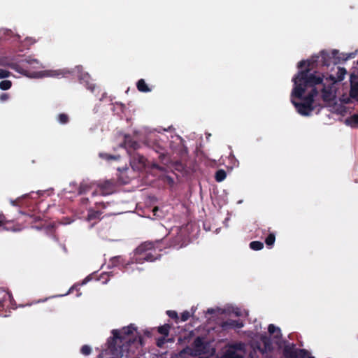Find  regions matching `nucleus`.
I'll use <instances>...</instances> for the list:
<instances>
[{
    "instance_id": "39",
    "label": "nucleus",
    "mask_w": 358,
    "mask_h": 358,
    "mask_svg": "<svg viewBox=\"0 0 358 358\" xmlns=\"http://www.w3.org/2000/svg\"><path fill=\"white\" fill-rule=\"evenodd\" d=\"M8 230L13 231H20V229H16L15 227H12L11 229H9Z\"/></svg>"
},
{
    "instance_id": "36",
    "label": "nucleus",
    "mask_w": 358,
    "mask_h": 358,
    "mask_svg": "<svg viewBox=\"0 0 358 358\" xmlns=\"http://www.w3.org/2000/svg\"><path fill=\"white\" fill-rule=\"evenodd\" d=\"M24 62H26L27 64H33L34 62L38 63V61L36 59H31V60L26 59V60H24Z\"/></svg>"
},
{
    "instance_id": "33",
    "label": "nucleus",
    "mask_w": 358,
    "mask_h": 358,
    "mask_svg": "<svg viewBox=\"0 0 358 358\" xmlns=\"http://www.w3.org/2000/svg\"><path fill=\"white\" fill-rule=\"evenodd\" d=\"M20 201V199H17L16 200H12L10 201L11 204L14 206H19V202Z\"/></svg>"
},
{
    "instance_id": "8",
    "label": "nucleus",
    "mask_w": 358,
    "mask_h": 358,
    "mask_svg": "<svg viewBox=\"0 0 358 358\" xmlns=\"http://www.w3.org/2000/svg\"><path fill=\"white\" fill-rule=\"evenodd\" d=\"M124 145L129 155L130 153L136 152L139 148V143L134 141L129 135L124 136Z\"/></svg>"
},
{
    "instance_id": "21",
    "label": "nucleus",
    "mask_w": 358,
    "mask_h": 358,
    "mask_svg": "<svg viewBox=\"0 0 358 358\" xmlns=\"http://www.w3.org/2000/svg\"><path fill=\"white\" fill-rule=\"evenodd\" d=\"M169 325H164L162 327H159L158 328V331L164 336H167L169 334Z\"/></svg>"
},
{
    "instance_id": "44",
    "label": "nucleus",
    "mask_w": 358,
    "mask_h": 358,
    "mask_svg": "<svg viewBox=\"0 0 358 358\" xmlns=\"http://www.w3.org/2000/svg\"><path fill=\"white\" fill-rule=\"evenodd\" d=\"M199 185L200 186V193L201 194V184L200 182H199Z\"/></svg>"
},
{
    "instance_id": "29",
    "label": "nucleus",
    "mask_w": 358,
    "mask_h": 358,
    "mask_svg": "<svg viewBox=\"0 0 358 358\" xmlns=\"http://www.w3.org/2000/svg\"><path fill=\"white\" fill-rule=\"evenodd\" d=\"M7 222L8 220H6L5 215L3 214H0V224H4Z\"/></svg>"
},
{
    "instance_id": "10",
    "label": "nucleus",
    "mask_w": 358,
    "mask_h": 358,
    "mask_svg": "<svg viewBox=\"0 0 358 358\" xmlns=\"http://www.w3.org/2000/svg\"><path fill=\"white\" fill-rule=\"evenodd\" d=\"M346 73H347V71H346V69L345 68L338 67V71H337V76H336V78H335L332 75H330V76H329L328 77H327L324 79V76L322 74L318 73V75H320L321 77H322L323 83H326L327 80H328V79L330 77H333L334 80H335V83H334V84H335L337 81H342L344 79V77H345V75L346 74Z\"/></svg>"
},
{
    "instance_id": "47",
    "label": "nucleus",
    "mask_w": 358,
    "mask_h": 358,
    "mask_svg": "<svg viewBox=\"0 0 358 358\" xmlns=\"http://www.w3.org/2000/svg\"><path fill=\"white\" fill-rule=\"evenodd\" d=\"M202 160H203V162H204V156L203 155Z\"/></svg>"
},
{
    "instance_id": "15",
    "label": "nucleus",
    "mask_w": 358,
    "mask_h": 358,
    "mask_svg": "<svg viewBox=\"0 0 358 358\" xmlns=\"http://www.w3.org/2000/svg\"><path fill=\"white\" fill-rule=\"evenodd\" d=\"M227 177L226 171L223 169H219L216 171L215 175V179L217 182L223 181Z\"/></svg>"
},
{
    "instance_id": "41",
    "label": "nucleus",
    "mask_w": 358,
    "mask_h": 358,
    "mask_svg": "<svg viewBox=\"0 0 358 358\" xmlns=\"http://www.w3.org/2000/svg\"><path fill=\"white\" fill-rule=\"evenodd\" d=\"M152 167L156 168V169H160L159 166L156 164H153Z\"/></svg>"
},
{
    "instance_id": "32",
    "label": "nucleus",
    "mask_w": 358,
    "mask_h": 358,
    "mask_svg": "<svg viewBox=\"0 0 358 358\" xmlns=\"http://www.w3.org/2000/svg\"><path fill=\"white\" fill-rule=\"evenodd\" d=\"M87 87L89 89L91 92H94L95 89V85L94 84H87Z\"/></svg>"
},
{
    "instance_id": "1",
    "label": "nucleus",
    "mask_w": 358,
    "mask_h": 358,
    "mask_svg": "<svg viewBox=\"0 0 358 358\" xmlns=\"http://www.w3.org/2000/svg\"><path fill=\"white\" fill-rule=\"evenodd\" d=\"M294 87L291 92V102L296 111L303 116H308L315 110L314 99L322 92L323 100L331 99L335 80L330 77L326 83L320 75L310 73L309 70H301L293 78Z\"/></svg>"
},
{
    "instance_id": "11",
    "label": "nucleus",
    "mask_w": 358,
    "mask_h": 358,
    "mask_svg": "<svg viewBox=\"0 0 358 358\" xmlns=\"http://www.w3.org/2000/svg\"><path fill=\"white\" fill-rule=\"evenodd\" d=\"M102 212L100 210H94L93 209H90L88 210V213L87 215V221L88 222H94L99 220L101 215H102Z\"/></svg>"
},
{
    "instance_id": "38",
    "label": "nucleus",
    "mask_w": 358,
    "mask_h": 358,
    "mask_svg": "<svg viewBox=\"0 0 358 358\" xmlns=\"http://www.w3.org/2000/svg\"><path fill=\"white\" fill-rule=\"evenodd\" d=\"M352 57H354V54H350L348 57H347L345 58H343L342 61H346L348 58H352Z\"/></svg>"
},
{
    "instance_id": "45",
    "label": "nucleus",
    "mask_w": 358,
    "mask_h": 358,
    "mask_svg": "<svg viewBox=\"0 0 358 358\" xmlns=\"http://www.w3.org/2000/svg\"><path fill=\"white\" fill-rule=\"evenodd\" d=\"M157 210H158L157 207H155V208H154V211Z\"/></svg>"
},
{
    "instance_id": "16",
    "label": "nucleus",
    "mask_w": 358,
    "mask_h": 358,
    "mask_svg": "<svg viewBox=\"0 0 358 358\" xmlns=\"http://www.w3.org/2000/svg\"><path fill=\"white\" fill-rule=\"evenodd\" d=\"M92 188V186L86 182L80 183L78 188V194L81 195L89 192Z\"/></svg>"
},
{
    "instance_id": "25",
    "label": "nucleus",
    "mask_w": 358,
    "mask_h": 358,
    "mask_svg": "<svg viewBox=\"0 0 358 358\" xmlns=\"http://www.w3.org/2000/svg\"><path fill=\"white\" fill-rule=\"evenodd\" d=\"M10 75V72L8 71L0 69V79L8 78Z\"/></svg>"
},
{
    "instance_id": "26",
    "label": "nucleus",
    "mask_w": 358,
    "mask_h": 358,
    "mask_svg": "<svg viewBox=\"0 0 358 358\" xmlns=\"http://www.w3.org/2000/svg\"><path fill=\"white\" fill-rule=\"evenodd\" d=\"M81 352L83 355H87L91 352V348L88 345H84L81 348Z\"/></svg>"
},
{
    "instance_id": "31",
    "label": "nucleus",
    "mask_w": 358,
    "mask_h": 358,
    "mask_svg": "<svg viewBox=\"0 0 358 358\" xmlns=\"http://www.w3.org/2000/svg\"><path fill=\"white\" fill-rule=\"evenodd\" d=\"M10 66L12 69H14L16 71L20 72V71L19 69V66L17 64H12Z\"/></svg>"
},
{
    "instance_id": "5",
    "label": "nucleus",
    "mask_w": 358,
    "mask_h": 358,
    "mask_svg": "<svg viewBox=\"0 0 358 358\" xmlns=\"http://www.w3.org/2000/svg\"><path fill=\"white\" fill-rule=\"evenodd\" d=\"M130 164L134 170L142 171L146 166L147 159L138 152L130 153Z\"/></svg>"
},
{
    "instance_id": "2",
    "label": "nucleus",
    "mask_w": 358,
    "mask_h": 358,
    "mask_svg": "<svg viewBox=\"0 0 358 358\" xmlns=\"http://www.w3.org/2000/svg\"><path fill=\"white\" fill-rule=\"evenodd\" d=\"M338 50H333L331 52L326 50H322L320 55H315L308 61V67L313 66L315 68L322 66H329L331 64H337L341 62V59L338 57Z\"/></svg>"
},
{
    "instance_id": "20",
    "label": "nucleus",
    "mask_w": 358,
    "mask_h": 358,
    "mask_svg": "<svg viewBox=\"0 0 358 358\" xmlns=\"http://www.w3.org/2000/svg\"><path fill=\"white\" fill-rule=\"evenodd\" d=\"M250 248L254 250H262L264 247V245L260 241H252L250 244Z\"/></svg>"
},
{
    "instance_id": "17",
    "label": "nucleus",
    "mask_w": 358,
    "mask_h": 358,
    "mask_svg": "<svg viewBox=\"0 0 358 358\" xmlns=\"http://www.w3.org/2000/svg\"><path fill=\"white\" fill-rule=\"evenodd\" d=\"M268 331L271 334H273L275 337L278 338L281 335L280 330L278 327H275L273 324H270L268 327Z\"/></svg>"
},
{
    "instance_id": "13",
    "label": "nucleus",
    "mask_w": 358,
    "mask_h": 358,
    "mask_svg": "<svg viewBox=\"0 0 358 358\" xmlns=\"http://www.w3.org/2000/svg\"><path fill=\"white\" fill-rule=\"evenodd\" d=\"M136 87L138 91L141 92H150V89L148 87L143 79H140L136 83Z\"/></svg>"
},
{
    "instance_id": "34",
    "label": "nucleus",
    "mask_w": 358,
    "mask_h": 358,
    "mask_svg": "<svg viewBox=\"0 0 358 358\" xmlns=\"http://www.w3.org/2000/svg\"><path fill=\"white\" fill-rule=\"evenodd\" d=\"M80 202L83 205H87L89 202L88 198H82Z\"/></svg>"
},
{
    "instance_id": "14",
    "label": "nucleus",
    "mask_w": 358,
    "mask_h": 358,
    "mask_svg": "<svg viewBox=\"0 0 358 358\" xmlns=\"http://www.w3.org/2000/svg\"><path fill=\"white\" fill-rule=\"evenodd\" d=\"M310 59H308V60H301L300 61L299 63H298V65H297V67L299 69H302L303 66H307L306 68L304 69V70H306V69H308L309 70V72L310 73H313L316 76H318V74L316 73V72H314V73H312L311 71L315 68V67H313V66H310V67H308V61Z\"/></svg>"
},
{
    "instance_id": "12",
    "label": "nucleus",
    "mask_w": 358,
    "mask_h": 358,
    "mask_svg": "<svg viewBox=\"0 0 358 358\" xmlns=\"http://www.w3.org/2000/svg\"><path fill=\"white\" fill-rule=\"evenodd\" d=\"M153 150L157 154H159V158L161 161H163L164 159L166 157L165 150L163 146L159 144H155L153 145Z\"/></svg>"
},
{
    "instance_id": "24",
    "label": "nucleus",
    "mask_w": 358,
    "mask_h": 358,
    "mask_svg": "<svg viewBox=\"0 0 358 358\" xmlns=\"http://www.w3.org/2000/svg\"><path fill=\"white\" fill-rule=\"evenodd\" d=\"M275 236L273 234H271L268 236V237L266 238V243L268 245H272L275 242Z\"/></svg>"
},
{
    "instance_id": "40",
    "label": "nucleus",
    "mask_w": 358,
    "mask_h": 358,
    "mask_svg": "<svg viewBox=\"0 0 358 358\" xmlns=\"http://www.w3.org/2000/svg\"><path fill=\"white\" fill-rule=\"evenodd\" d=\"M144 334L147 336H150V333L148 330H145L144 331Z\"/></svg>"
},
{
    "instance_id": "18",
    "label": "nucleus",
    "mask_w": 358,
    "mask_h": 358,
    "mask_svg": "<svg viewBox=\"0 0 358 358\" xmlns=\"http://www.w3.org/2000/svg\"><path fill=\"white\" fill-rule=\"evenodd\" d=\"M57 120L60 124H65L69 122V117L66 113H60L57 116Z\"/></svg>"
},
{
    "instance_id": "30",
    "label": "nucleus",
    "mask_w": 358,
    "mask_h": 358,
    "mask_svg": "<svg viewBox=\"0 0 358 358\" xmlns=\"http://www.w3.org/2000/svg\"><path fill=\"white\" fill-rule=\"evenodd\" d=\"M189 315L188 313H182L181 316L182 321H186L189 318Z\"/></svg>"
},
{
    "instance_id": "42",
    "label": "nucleus",
    "mask_w": 358,
    "mask_h": 358,
    "mask_svg": "<svg viewBox=\"0 0 358 358\" xmlns=\"http://www.w3.org/2000/svg\"><path fill=\"white\" fill-rule=\"evenodd\" d=\"M163 342H164V341H163L162 340V341H161V340H159V341H158V343H157V345H158L159 346H160V345L163 343Z\"/></svg>"
},
{
    "instance_id": "37",
    "label": "nucleus",
    "mask_w": 358,
    "mask_h": 358,
    "mask_svg": "<svg viewBox=\"0 0 358 358\" xmlns=\"http://www.w3.org/2000/svg\"><path fill=\"white\" fill-rule=\"evenodd\" d=\"M106 159H117V157L106 155Z\"/></svg>"
},
{
    "instance_id": "46",
    "label": "nucleus",
    "mask_w": 358,
    "mask_h": 358,
    "mask_svg": "<svg viewBox=\"0 0 358 358\" xmlns=\"http://www.w3.org/2000/svg\"><path fill=\"white\" fill-rule=\"evenodd\" d=\"M59 224H63V223H62V222H60ZM66 224H71V222H66Z\"/></svg>"
},
{
    "instance_id": "28",
    "label": "nucleus",
    "mask_w": 358,
    "mask_h": 358,
    "mask_svg": "<svg viewBox=\"0 0 358 358\" xmlns=\"http://www.w3.org/2000/svg\"><path fill=\"white\" fill-rule=\"evenodd\" d=\"M9 99V95L7 93H2L0 95V101H6Z\"/></svg>"
},
{
    "instance_id": "4",
    "label": "nucleus",
    "mask_w": 358,
    "mask_h": 358,
    "mask_svg": "<svg viewBox=\"0 0 358 358\" xmlns=\"http://www.w3.org/2000/svg\"><path fill=\"white\" fill-rule=\"evenodd\" d=\"M195 348H187L180 352L176 358H201V339L197 338L194 343Z\"/></svg>"
},
{
    "instance_id": "7",
    "label": "nucleus",
    "mask_w": 358,
    "mask_h": 358,
    "mask_svg": "<svg viewBox=\"0 0 358 358\" xmlns=\"http://www.w3.org/2000/svg\"><path fill=\"white\" fill-rule=\"evenodd\" d=\"M18 220H21L22 222L27 224H34L41 220V216L35 215L34 214H25L22 211H19Z\"/></svg>"
},
{
    "instance_id": "3",
    "label": "nucleus",
    "mask_w": 358,
    "mask_h": 358,
    "mask_svg": "<svg viewBox=\"0 0 358 358\" xmlns=\"http://www.w3.org/2000/svg\"><path fill=\"white\" fill-rule=\"evenodd\" d=\"M152 248L153 245L151 243H144L139 245L135 251L136 262L141 263L143 259L152 262L155 259L152 254Z\"/></svg>"
},
{
    "instance_id": "43",
    "label": "nucleus",
    "mask_w": 358,
    "mask_h": 358,
    "mask_svg": "<svg viewBox=\"0 0 358 358\" xmlns=\"http://www.w3.org/2000/svg\"><path fill=\"white\" fill-rule=\"evenodd\" d=\"M206 139L208 140L209 137L210 136V134L208 133H206Z\"/></svg>"
},
{
    "instance_id": "9",
    "label": "nucleus",
    "mask_w": 358,
    "mask_h": 358,
    "mask_svg": "<svg viewBox=\"0 0 358 358\" xmlns=\"http://www.w3.org/2000/svg\"><path fill=\"white\" fill-rule=\"evenodd\" d=\"M351 98L358 101V76L352 75L350 77V91Z\"/></svg>"
},
{
    "instance_id": "22",
    "label": "nucleus",
    "mask_w": 358,
    "mask_h": 358,
    "mask_svg": "<svg viewBox=\"0 0 358 358\" xmlns=\"http://www.w3.org/2000/svg\"><path fill=\"white\" fill-rule=\"evenodd\" d=\"M350 125L352 127H358V114H355L351 117L350 120Z\"/></svg>"
},
{
    "instance_id": "27",
    "label": "nucleus",
    "mask_w": 358,
    "mask_h": 358,
    "mask_svg": "<svg viewBox=\"0 0 358 358\" xmlns=\"http://www.w3.org/2000/svg\"><path fill=\"white\" fill-rule=\"evenodd\" d=\"M215 352V349L213 347H209L208 350V353L210 355V357L208 358H217L215 356H213V354ZM204 354V352L203 351V355ZM203 358H204L203 357Z\"/></svg>"
},
{
    "instance_id": "6",
    "label": "nucleus",
    "mask_w": 358,
    "mask_h": 358,
    "mask_svg": "<svg viewBox=\"0 0 358 358\" xmlns=\"http://www.w3.org/2000/svg\"><path fill=\"white\" fill-rule=\"evenodd\" d=\"M114 182L111 180H106L98 185V189L92 193V195L97 194L102 196H106L112 194L114 192Z\"/></svg>"
},
{
    "instance_id": "23",
    "label": "nucleus",
    "mask_w": 358,
    "mask_h": 358,
    "mask_svg": "<svg viewBox=\"0 0 358 358\" xmlns=\"http://www.w3.org/2000/svg\"><path fill=\"white\" fill-rule=\"evenodd\" d=\"M262 341L264 343V348L262 349V351L264 352L270 350H271V344H270L268 340L266 338L264 337V338H262Z\"/></svg>"
},
{
    "instance_id": "35",
    "label": "nucleus",
    "mask_w": 358,
    "mask_h": 358,
    "mask_svg": "<svg viewBox=\"0 0 358 358\" xmlns=\"http://www.w3.org/2000/svg\"><path fill=\"white\" fill-rule=\"evenodd\" d=\"M168 315L171 317H176L177 313L175 311H168Z\"/></svg>"
},
{
    "instance_id": "19",
    "label": "nucleus",
    "mask_w": 358,
    "mask_h": 358,
    "mask_svg": "<svg viewBox=\"0 0 358 358\" xmlns=\"http://www.w3.org/2000/svg\"><path fill=\"white\" fill-rule=\"evenodd\" d=\"M12 86V83L10 80H4L0 82V89L2 90H8Z\"/></svg>"
}]
</instances>
